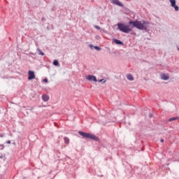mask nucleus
<instances>
[{"label":"nucleus","mask_w":179,"mask_h":179,"mask_svg":"<svg viewBox=\"0 0 179 179\" xmlns=\"http://www.w3.org/2000/svg\"><path fill=\"white\" fill-rule=\"evenodd\" d=\"M149 24H150V23L148 21L130 20L128 22V24H125L122 22H118L117 26L120 31L128 34L129 33H131V31H132L133 29L134 28L138 29V30H144L145 31H148V27H149Z\"/></svg>","instance_id":"nucleus-1"},{"label":"nucleus","mask_w":179,"mask_h":179,"mask_svg":"<svg viewBox=\"0 0 179 179\" xmlns=\"http://www.w3.org/2000/svg\"><path fill=\"white\" fill-rule=\"evenodd\" d=\"M78 134L79 135H80V136H83V138H85V139H92V141H95V142L100 141V138H99V137H97L94 134H92L90 133H87L82 131H79Z\"/></svg>","instance_id":"nucleus-2"},{"label":"nucleus","mask_w":179,"mask_h":179,"mask_svg":"<svg viewBox=\"0 0 179 179\" xmlns=\"http://www.w3.org/2000/svg\"><path fill=\"white\" fill-rule=\"evenodd\" d=\"M33 79H36V74L33 71H28V80H33Z\"/></svg>","instance_id":"nucleus-3"},{"label":"nucleus","mask_w":179,"mask_h":179,"mask_svg":"<svg viewBox=\"0 0 179 179\" xmlns=\"http://www.w3.org/2000/svg\"><path fill=\"white\" fill-rule=\"evenodd\" d=\"M87 80H90V82H98L97 78L93 75H88L86 76Z\"/></svg>","instance_id":"nucleus-4"},{"label":"nucleus","mask_w":179,"mask_h":179,"mask_svg":"<svg viewBox=\"0 0 179 179\" xmlns=\"http://www.w3.org/2000/svg\"><path fill=\"white\" fill-rule=\"evenodd\" d=\"M111 2L114 5H117V6H120V8H124V4H122V3H121V1H120L118 0H112Z\"/></svg>","instance_id":"nucleus-5"},{"label":"nucleus","mask_w":179,"mask_h":179,"mask_svg":"<svg viewBox=\"0 0 179 179\" xmlns=\"http://www.w3.org/2000/svg\"><path fill=\"white\" fill-rule=\"evenodd\" d=\"M113 43H115V44H117V45H124V42H122V41H121V40H118L117 38H113Z\"/></svg>","instance_id":"nucleus-6"},{"label":"nucleus","mask_w":179,"mask_h":179,"mask_svg":"<svg viewBox=\"0 0 179 179\" xmlns=\"http://www.w3.org/2000/svg\"><path fill=\"white\" fill-rule=\"evenodd\" d=\"M161 79H162V80H169L170 79V76H169V74L162 73L161 74Z\"/></svg>","instance_id":"nucleus-7"},{"label":"nucleus","mask_w":179,"mask_h":179,"mask_svg":"<svg viewBox=\"0 0 179 179\" xmlns=\"http://www.w3.org/2000/svg\"><path fill=\"white\" fill-rule=\"evenodd\" d=\"M42 100L43 101H48V100H50V96H48V95H47V94H43L42 95Z\"/></svg>","instance_id":"nucleus-8"},{"label":"nucleus","mask_w":179,"mask_h":179,"mask_svg":"<svg viewBox=\"0 0 179 179\" xmlns=\"http://www.w3.org/2000/svg\"><path fill=\"white\" fill-rule=\"evenodd\" d=\"M177 120H179V117H171L168 120V121L169 122H171V121H176Z\"/></svg>","instance_id":"nucleus-9"},{"label":"nucleus","mask_w":179,"mask_h":179,"mask_svg":"<svg viewBox=\"0 0 179 179\" xmlns=\"http://www.w3.org/2000/svg\"><path fill=\"white\" fill-rule=\"evenodd\" d=\"M53 65L55 66H59V62L57 59L53 60Z\"/></svg>","instance_id":"nucleus-10"},{"label":"nucleus","mask_w":179,"mask_h":179,"mask_svg":"<svg viewBox=\"0 0 179 179\" xmlns=\"http://www.w3.org/2000/svg\"><path fill=\"white\" fill-rule=\"evenodd\" d=\"M127 78L128 80H134V76H132V74H127Z\"/></svg>","instance_id":"nucleus-11"},{"label":"nucleus","mask_w":179,"mask_h":179,"mask_svg":"<svg viewBox=\"0 0 179 179\" xmlns=\"http://www.w3.org/2000/svg\"><path fill=\"white\" fill-rule=\"evenodd\" d=\"M37 51H38V55H45V54L44 53V52H42L41 50H40V48H38L37 49Z\"/></svg>","instance_id":"nucleus-12"},{"label":"nucleus","mask_w":179,"mask_h":179,"mask_svg":"<svg viewBox=\"0 0 179 179\" xmlns=\"http://www.w3.org/2000/svg\"><path fill=\"white\" fill-rule=\"evenodd\" d=\"M64 143H66V145L69 143V138L68 137H64Z\"/></svg>","instance_id":"nucleus-13"},{"label":"nucleus","mask_w":179,"mask_h":179,"mask_svg":"<svg viewBox=\"0 0 179 179\" xmlns=\"http://www.w3.org/2000/svg\"><path fill=\"white\" fill-rule=\"evenodd\" d=\"M172 8H174L176 12H178V10H179V7H178V6H177L176 4H175L174 6H172Z\"/></svg>","instance_id":"nucleus-14"},{"label":"nucleus","mask_w":179,"mask_h":179,"mask_svg":"<svg viewBox=\"0 0 179 179\" xmlns=\"http://www.w3.org/2000/svg\"><path fill=\"white\" fill-rule=\"evenodd\" d=\"M171 2V6H174L176 5V0H169Z\"/></svg>","instance_id":"nucleus-15"},{"label":"nucleus","mask_w":179,"mask_h":179,"mask_svg":"<svg viewBox=\"0 0 179 179\" xmlns=\"http://www.w3.org/2000/svg\"><path fill=\"white\" fill-rule=\"evenodd\" d=\"M94 50H96V51H100L101 50V48H100V46H95Z\"/></svg>","instance_id":"nucleus-16"},{"label":"nucleus","mask_w":179,"mask_h":179,"mask_svg":"<svg viewBox=\"0 0 179 179\" xmlns=\"http://www.w3.org/2000/svg\"><path fill=\"white\" fill-rule=\"evenodd\" d=\"M98 82L100 83H102L103 84L106 83V80H104V78H102V79H100L98 80Z\"/></svg>","instance_id":"nucleus-17"},{"label":"nucleus","mask_w":179,"mask_h":179,"mask_svg":"<svg viewBox=\"0 0 179 179\" xmlns=\"http://www.w3.org/2000/svg\"><path fill=\"white\" fill-rule=\"evenodd\" d=\"M94 29H96V30H100L101 29L99 25H94Z\"/></svg>","instance_id":"nucleus-18"},{"label":"nucleus","mask_w":179,"mask_h":179,"mask_svg":"<svg viewBox=\"0 0 179 179\" xmlns=\"http://www.w3.org/2000/svg\"><path fill=\"white\" fill-rule=\"evenodd\" d=\"M89 47H90V48L91 50H94V47H96V46H94V45H92V44H90V45H89Z\"/></svg>","instance_id":"nucleus-19"},{"label":"nucleus","mask_w":179,"mask_h":179,"mask_svg":"<svg viewBox=\"0 0 179 179\" xmlns=\"http://www.w3.org/2000/svg\"><path fill=\"white\" fill-rule=\"evenodd\" d=\"M4 148H5V145L0 144V150H3Z\"/></svg>","instance_id":"nucleus-20"},{"label":"nucleus","mask_w":179,"mask_h":179,"mask_svg":"<svg viewBox=\"0 0 179 179\" xmlns=\"http://www.w3.org/2000/svg\"><path fill=\"white\" fill-rule=\"evenodd\" d=\"M43 82H45V83H48V79L44 78Z\"/></svg>","instance_id":"nucleus-21"},{"label":"nucleus","mask_w":179,"mask_h":179,"mask_svg":"<svg viewBox=\"0 0 179 179\" xmlns=\"http://www.w3.org/2000/svg\"><path fill=\"white\" fill-rule=\"evenodd\" d=\"M6 143H7L8 145H10L11 143L10 140L6 141Z\"/></svg>","instance_id":"nucleus-22"},{"label":"nucleus","mask_w":179,"mask_h":179,"mask_svg":"<svg viewBox=\"0 0 179 179\" xmlns=\"http://www.w3.org/2000/svg\"><path fill=\"white\" fill-rule=\"evenodd\" d=\"M0 159H3V160H5V159H6V157L3 155H1Z\"/></svg>","instance_id":"nucleus-23"},{"label":"nucleus","mask_w":179,"mask_h":179,"mask_svg":"<svg viewBox=\"0 0 179 179\" xmlns=\"http://www.w3.org/2000/svg\"><path fill=\"white\" fill-rule=\"evenodd\" d=\"M131 36H136V33H135L134 31L131 32Z\"/></svg>","instance_id":"nucleus-24"},{"label":"nucleus","mask_w":179,"mask_h":179,"mask_svg":"<svg viewBox=\"0 0 179 179\" xmlns=\"http://www.w3.org/2000/svg\"><path fill=\"white\" fill-rule=\"evenodd\" d=\"M41 21H42V22H45V17H43L41 18Z\"/></svg>","instance_id":"nucleus-25"},{"label":"nucleus","mask_w":179,"mask_h":179,"mask_svg":"<svg viewBox=\"0 0 179 179\" xmlns=\"http://www.w3.org/2000/svg\"><path fill=\"white\" fill-rule=\"evenodd\" d=\"M29 55H30V57H31V55H36V54H34L33 52H29Z\"/></svg>","instance_id":"nucleus-26"},{"label":"nucleus","mask_w":179,"mask_h":179,"mask_svg":"<svg viewBox=\"0 0 179 179\" xmlns=\"http://www.w3.org/2000/svg\"><path fill=\"white\" fill-rule=\"evenodd\" d=\"M152 117H153V115H152V113H150V114H149V117H150V118H152Z\"/></svg>","instance_id":"nucleus-27"},{"label":"nucleus","mask_w":179,"mask_h":179,"mask_svg":"<svg viewBox=\"0 0 179 179\" xmlns=\"http://www.w3.org/2000/svg\"><path fill=\"white\" fill-rule=\"evenodd\" d=\"M160 142H161V143H163V142H164V139L162 138V139L160 140Z\"/></svg>","instance_id":"nucleus-28"},{"label":"nucleus","mask_w":179,"mask_h":179,"mask_svg":"<svg viewBox=\"0 0 179 179\" xmlns=\"http://www.w3.org/2000/svg\"><path fill=\"white\" fill-rule=\"evenodd\" d=\"M0 138H3V134H0Z\"/></svg>","instance_id":"nucleus-29"},{"label":"nucleus","mask_w":179,"mask_h":179,"mask_svg":"<svg viewBox=\"0 0 179 179\" xmlns=\"http://www.w3.org/2000/svg\"><path fill=\"white\" fill-rule=\"evenodd\" d=\"M177 50L178 51H179V46H177Z\"/></svg>","instance_id":"nucleus-30"},{"label":"nucleus","mask_w":179,"mask_h":179,"mask_svg":"<svg viewBox=\"0 0 179 179\" xmlns=\"http://www.w3.org/2000/svg\"><path fill=\"white\" fill-rule=\"evenodd\" d=\"M166 166H170V163H168V164H166Z\"/></svg>","instance_id":"nucleus-31"},{"label":"nucleus","mask_w":179,"mask_h":179,"mask_svg":"<svg viewBox=\"0 0 179 179\" xmlns=\"http://www.w3.org/2000/svg\"><path fill=\"white\" fill-rule=\"evenodd\" d=\"M31 110H33V108H31Z\"/></svg>","instance_id":"nucleus-32"},{"label":"nucleus","mask_w":179,"mask_h":179,"mask_svg":"<svg viewBox=\"0 0 179 179\" xmlns=\"http://www.w3.org/2000/svg\"><path fill=\"white\" fill-rule=\"evenodd\" d=\"M0 114H1V110H0Z\"/></svg>","instance_id":"nucleus-33"}]
</instances>
